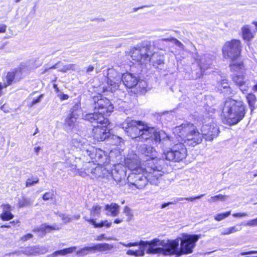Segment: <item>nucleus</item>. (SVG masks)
Returning a JSON list of instances; mask_svg holds the SVG:
<instances>
[{
    "label": "nucleus",
    "mask_w": 257,
    "mask_h": 257,
    "mask_svg": "<svg viewBox=\"0 0 257 257\" xmlns=\"http://www.w3.org/2000/svg\"><path fill=\"white\" fill-rule=\"evenodd\" d=\"M157 161L150 160L145 161L144 164V170L143 172H131L127 178V183L141 189L147 184L158 185L159 178L162 176L163 167Z\"/></svg>",
    "instance_id": "obj_1"
},
{
    "label": "nucleus",
    "mask_w": 257,
    "mask_h": 257,
    "mask_svg": "<svg viewBox=\"0 0 257 257\" xmlns=\"http://www.w3.org/2000/svg\"><path fill=\"white\" fill-rule=\"evenodd\" d=\"M155 42L144 40L134 46L130 50V55L136 63L142 67L150 63L155 67L164 64L163 55L154 52Z\"/></svg>",
    "instance_id": "obj_2"
},
{
    "label": "nucleus",
    "mask_w": 257,
    "mask_h": 257,
    "mask_svg": "<svg viewBox=\"0 0 257 257\" xmlns=\"http://www.w3.org/2000/svg\"><path fill=\"white\" fill-rule=\"evenodd\" d=\"M121 82L126 88H132L136 86L139 82L140 85L143 81L140 82L138 77L132 73H125L122 74L114 69H109L108 72L107 86H103V92L115 91L119 88Z\"/></svg>",
    "instance_id": "obj_3"
},
{
    "label": "nucleus",
    "mask_w": 257,
    "mask_h": 257,
    "mask_svg": "<svg viewBox=\"0 0 257 257\" xmlns=\"http://www.w3.org/2000/svg\"><path fill=\"white\" fill-rule=\"evenodd\" d=\"M174 134L181 138L185 146L195 147L202 142L203 136L193 123H182L173 129Z\"/></svg>",
    "instance_id": "obj_4"
},
{
    "label": "nucleus",
    "mask_w": 257,
    "mask_h": 257,
    "mask_svg": "<svg viewBox=\"0 0 257 257\" xmlns=\"http://www.w3.org/2000/svg\"><path fill=\"white\" fill-rule=\"evenodd\" d=\"M83 118L93 126L92 135L94 140L97 142L105 141L109 135V130L107 127L109 123L108 118L96 113L86 114Z\"/></svg>",
    "instance_id": "obj_5"
},
{
    "label": "nucleus",
    "mask_w": 257,
    "mask_h": 257,
    "mask_svg": "<svg viewBox=\"0 0 257 257\" xmlns=\"http://www.w3.org/2000/svg\"><path fill=\"white\" fill-rule=\"evenodd\" d=\"M222 113L226 118L228 124L235 125L244 117L246 113L245 107L243 102L230 99L225 101Z\"/></svg>",
    "instance_id": "obj_6"
},
{
    "label": "nucleus",
    "mask_w": 257,
    "mask_h": 257,
    "mask_svg": "<svg viewBox=\"0 0 257 257\" xmlns=\"http://www.w3.org/2000/svg\"><path fill=\"white\" fill-rule=\"evenodd\" d=\"M137 140L146 142L150 141L157 145H169L171 143L169 136L165 132L160 131L155 127L150 126L143 122L140 126Z\"/></svg>",
    "instance_id": "obj_7"
},
{
    "label": "nucleus",
    "mask_w": 257,
    "mask_h": 257,
    "mask_svg": "<svg viewBox=\"0 0 257 257\" xmlns=\"http://www.w3.org/2000/svg\"><path fill=\"white\" fill-rule=\"evenodd\" d=\"M187 149L182 143L175 144L169 150H164L162 158L169 161L180 162L187 156Z\"/></svg>",
    "instance_id": "obj_8"
},
{
    "label": "nucleus",
    "mask_w": 257,
    "mask_h": 257,
    "mask_svg": "<svg viewBox=\"0 0 257 257\" xmlns=\"http://www.w3.org/2000/svg\"><path fill=\"white\" fill-rule=\"evenodd\" d=\"M179 241L178 237L174 240H168L167 242L159 239L157 243V254L180 255Z\"/></svg>",
    "instance_id": "obj_9"
},
{
    "label": "nucleus",
    "mask_w": 257,
    "mask_h": 257,
    "mask_svg": "<svg viewBox=\"0 0 257 257\" xmlns=\"http://www.w3.org/2000/svg\"><path fill=\"white\" fill-rule=\"evenodd\" d=\"M93 101L94 112L92 113L99 114L106 117L113 111V105L108 98L99 95L94 97Z\"/></svg>",
    "instance_id": "obj_10"
},
{
    "label": "nucleus",
    "mask_w": 257,
    "mask_h": 257,
    "mask_svg": "<svg viewBox=\"0 0 257 257\" xmlns=\"http://www.w3.org/2000/svg\"><path fill=\"white\" fill-rule=\"evenodd\" d=\"M242 50L241 42L237 39L227 41L222 47V53L225 58L236 60L240 55Z\"/></svg>",
    "instance_id": "obj_11"
},
{
    "label": "nucleus",
    "mask_w": 257,
    "mask_h": 257,
    "mask_svg": "<svg viewBox=\"0 0 257 257\" xmlns=\"http://www.w3.org/2000/svg\"><path fill=\"white\" fill-rule=\"evenodd\" d=\"M200 236L196 234H183L182 237H179L181 241L179 247L180 255L192 253Z\"/></svg>",
    "instance_id": "obj_12"
},
{
    "label": "nucleus",
    "mask_w": 257,
    "mask_h": 257,
    "mask_svg": "<svg viewBox=\"0 0 257 257\" xmlns=\"http://www.w3.org/2000/svg\"><path fill=\"white\" fill-rule=\"evenodd\" d=\"M159 241V239L157 238H154L151 241H144L141 240L138 242H130L125 243L120 242L119 243L123 246L131 247L132 246H139V249L143 250L145 254V251L148 254H157V243Z\"/></svg>",
    "instance_id": "obj_13"
},
{
    "label": "nucleus",
    "mask_w": 257,
    "mask_h": 257,
    "mask_svg": "<svg viewBox=\"0 0 257 257\" xmlns=\"http://www.w3.org/2000/svg\"><path fill=\"white\" fill-rule=\"evenodd\" d=\"M142 121L136 120L127 117L121 124L122 128L125 134L132 139H137L139 135L140 126Z\"/></svg>",
    "instance_id": "obj_14"
},
{
    "label": "nucleus",
    "mask_w": 257,
    "mask_h": 257,
    "mask_svg": "<svg viewBox=\"0 0 257 257\" xmlns=\"http://www.w3.org/2000/svg\"><path fill=\"white\" fill-rule=\"evenodd\" d=\"M84 174L90 175L93 179H104L107 180L108 176H110V172L101 166H97L94 163L88 162L86 164Z\"/></svg>",
    "instance_id": "obj_15"
},
{
    "label": "nucleus",
    "mask_w": 257,
    "mask_h": 257,
    "mask_svg": "<svg viewBox=\"0 0 257 257\" xmlns=\"http://www.w3.org/2000/svg\"><path fill=\"white\" fill-rule=\"evenodd\" d=\"M196 60L198 64L200 69L199 71L196 73V76L194 77V79L200 78L203 75L205 71L211 68L212 65V59L209 54L204 55L201 56L200 58H196Z\"/></svg>",
    "instance_id": "obj_16"
},
{
    "label": "nucleus",
    "mask_w": 257,
    "mask_h": 257,
    "mask_svg": "<svg viewBox=\"0 0 257 257\" xmlns=\"http://www.w3.org/2000/svg\"><path fill=\"white\" fill-rule=\"evenodd\" d=\"M202 135L206 141H211L214 138H216L219 133V130L217 125L213 124L211 125H203L201 129Z\"/></svg>",
    "instance_id": "obj_17"
},
{
    "label": "nucleus",
    "mask_w": 257,
    "mask_h": 257,
    "mask_svg": "<svg viewBox=\"0 0 257 257\" xmlns=\"http://www.w3.org/2000/svg\"><path fill=\"white\" fill-rule=\"evenodd\" d=\"M118 167L119 166L115 167V169L111 173L110 172V176H108L107 180L113 179L117 184L121 186L125 185L126 183V172L122 167L118 169Z\"/></svg>",
    "instance_id": "obj_18"
},
{
    "label": "nucleus",
    "mask_w": 257,
    "mask_h": 257,
    "mask_svg": "<svg viewBox=\"0 0 257 257\" xmlns=\"http://www.w3.org/2000/svg\"><path fill=\"white\" fill-rule=\"evenodd\" d=\"M88 153L85 157H89L92 160V163L96 162L98 165H100L104 163V159L106 157L104 155V152L101 150L96 149L92 146L89 147Z\"/></svg>",
    "instance_id": "obj_19"
},
{
    "label": "nucleus",
    "mask_w": 257,
    "mask_h": 257,
    "mask_svg": "<svg viewBox=\"0 0 257 257\" xmlns=\"http://www.w3.org/2000/svg\"><path fill=\"white\" fill-rule=\"evenodd\" d=\"M138 152L140 155L149 157V159H147L146 161L154 160L159 162V164H161V160L158 161L155 159V158L156 157V152L153 147L146 144L141 145L138 148Z\"/></svg>",
    "instance_id": "obj_20"
},
{
    "label": "nucleus",
    "mask_w": 257,
    "mask_h": 257,
    "mask_svg": "<svg viewBox=\"0 0 257 257\" xmlns=\"http://www.w3.org/2000/svg\"><path fill=\"white\" fill-rule=\"evenodd\" d=\"M232 79L243 93L247 92L249 88V81L245 78L243 73L241 74V75L236 74L232 75Z\"/></svg>",
    "instance_id": "obj_21"
},
{
    "label": "nucleus",
    "mask_w": 257,
    "mask_h": 257,
    "mask_svg": "<svg viewBox=\"0 0 257 257\" xmlns=\"http://www.w3.org/2000/svg\"><path fill=\"white\" fill-rule=\"evenodd\" d=\"M72 145L76 149L82 151L84 156H85L87 153H88V150H89V147H91V145L85 139L78 136L72 139Z\"/></svg>",
    "instance_id": "obj_22"
},
{
    "label": "nucleus",
    "mask_w": 257,
    "mask_h": 257,
    "mask_svg": "<svg viewBox=\"0 0 257 257\" xmlns=\"http://www.w3.org/2000/svg\"><path fill=\"white\" fill-rule=\"evenodd\" d=\"M126 164L127 167L131 172H143L144 168L141 166V162L138 159L135 158L133 159H127Z\"/></svg>",
    "instance_id": "obj_23"
},
{
    "label": "nucleus",
    "mask_w": 257,
    "mask_h": 257,
    "mask_svg": "<svg viewBox=\"0 0 257 257\" xmlns=\"http://www.w3.org/2000/svg\"><path fill=\"white\" fill-rule=\"evenodd\" d=\"M119 207L117 204L112 203L110 204L105 205L104 210L106 211L107 215L115 217L119 213Z\"/></svg>",
    "instance_id": "obj_24"
},
{
    "label": "nucleus",
    "mask_w": 257,
    "mask_h": 257,
    "mask_svg": "<svg viewBox=\"0 0 257 257\" xmlns=\"http://www.w3.org/2000/svg\"><path fill=\"white\" fill-rule=\"evenodd\" d=\"M232 62L229 64V67L231 71L236 72L240 74L243 73L244 71V66L242 61H235L231 60Z\"/></svg>",
    "instance_id": "obj_25"
},
{
    "label": "nucleus",
    "mask_w": 257,
    "mask_h": 257,
    "mask_svg": "<svg viewBox=\"0 0 257 257\" xmlns=\"http://www.w3.org/2000/svg\"><path fill=\"white\" fill-rule=\"evenodd\" d=\"M218 89L221 91V93H224L225 95H229L232 93V91L228 80L226 79H222L218 86Z\"/></svg>",
    "instance_id": "obj_26"
},
{
    "label": "nucleus",
    "mask_w": 257,
    "mask_h": 257,
    "mask_svg": "<svg viewBox=\"0 0 257 257\" xmlns=\"http://www.w3.org/2000/svg\"><path fill=\"white\" fill-rule=\"evenodd\" d=\"M92 247L93 252H95V251L102 252L111 250L113 248V246L106 243H101L94 244Z\"/></svg>",
    "instance_id": "obj_27"
},
{
    "label": "nucleus",
    "mask_w": 257,
    "mask_h": 257,
    "mask_svg": "<svg viewBox=\"0 0 257 257\" xmlns=\"http://www.w3.org/2000/svg\"><path fill=\"white\" fill-rule=\"evenodd\" d=\"M34 202L33 199L23 196L18 200V207L19 208L30 207L33 205Z\"/></svg>",
    "instance_id": "obj_28"
},
{
    "label": "nucleus",
    "mask_w": 257,
    "mask_h": 257,
    "mask_svg": "<svg viewBox=\"0 0 257 257\" xmlns=\"http://www.w3.org/2000/svg\"><path fill=\"white\" fill-rule=\"evenodd\" d=\"M242 38L244 40L249 41L254 36L251 32L250 28L249 25H246L241 28Z\"/></svg>",
    "instance_id": "obj_29"
},
{
    "label": "nucleus",
    "mask_w": 257,
    "mask_h": 257,
    "mask_svg": "<svg viewBox=\"0 0 257 257\" xmlns=\"http://www.w3.org/2000/svg\"><path fill=\"white\" fill-rule=\"evenodd\" d=\"M76 246H71L68 248H65L63 249L59 250L54 252L51 255L53 257L57 256L59 255L63 256L67 254L71 253L75 251L76 249Z\"/></svg>",
    "instance_id": "obj_30"
},
{
    "label": "nucleus",
    "mask_w": 257,
    "mask_h": 257,
    "mask_svg": "<svg viewBox=\"0 0 257 257\" xmlns=\"http://www.w3.org/2000/svg\"><path fill=\"white\" fill-rule=\"evenodd\" d=\"M69 113L73 116H77L79 117L81 112V103L80 101L75 102L74 105L72 107L69 111Z\"/></svg>",
    "instance_id": "obj_31"
},
{
    "label": "nucleus",
    "mask_w": 257,
    "mask_h": 257,
    "mask_svg": "<svg viewBox=\"0 0 257 257\" xmlns=\"http://www.w3.org/2000/svg\"><path fill=\"white\" fill-rule=\"evenodd\" d=\"M121 139L119 137L112 135L109 133V135L107 136L105 141L110 145H117L121 142Z\"/></svg>",
    "instance_id": "obj_32"
},
{
    "label": "nucleus",
    "mask_w": 257,
    "mask_h": 257,
    "mask_svg": "<svg viewBox=\"0 0 257 257\" xmlns=\"http://www.w3.org/2000/svg\"><path fill=\"white\" fill-rule=\"evenodd\" d=\"M246 97L248 105L251 110H252L254 108V104L256 101V97L254 94L250 93L246 95Z\"/></svg>",
    "instance_id": "obj_33"
},
{
    "label": "nucleus",
    "mask_w": 257,
    "mask_h": 257,
    "mask_svg": "<svg viewBox=\"0 0 257 257\" xmlns=\"http://www.w3.org/2000/svg\"><path fill=\"white\" fill-rule=\"evenodd\" d=\"M78 118V116L69 113L65 119V124L70 127H73Z\"/></svg>",
    "instance_id": "obj_34"
},
{
    "label": "nucleus",
    "mask_w": 257,
    "mask_h": 257,
    "mask_svg": "<svg viewBox=\"0 0 257 257\" xmlns=\"http://www.w3.org/2000/svg\"><path fill=\"white\" fill-rule=\"evenodd\" d=\"M93 252L92 247L85 246L76 251V254L80 256H84L88 254L89 252Z\"/></svg>",
    "instance_id": "obj_35"
},
{
    "label": "nucleus",
    "mask_w": 257,
    "mask_h": 257,
    "mask_svg": "<svg viewBox=\"0 0 257 257\" xmlns=\"http://www.w3.org/2000/svg\"><path fill=\"white\" fill-rule=\"evenodd\" d=\"M101 210V207L96 205H94L90 210V214L93 217H99Z\"/></svg>",
    "instance_id": "obj_36"
},
{
    "label": "nucleus",
    "mask_w": 257,
    "mask_h": 257,
    "mask_svg": "<svg viewBox=\"0 0 257 257\" xmlns=\"http://www.w3.org/2000/svg\"><path fill=\"white\" fill-rule=\"evenodd\" d=\"M42 225L46 234L50 233L53 230H58L60 229L58 225L56 224H54L53 225H49L46 223H43Z\"/></svg>",
    "instance_id": "obj_37"
},
{
    "label": "nucleus",
    "mask_w": 257,
    "mask_h": 257,
    "mask_svg": "<svg viewBox=\"0 0 257 257\" xmlns=\"http://www.w3.org/2000/svg\"><path fill=\"white\" fill-rule=\"evenodd\" d=\"M21 252L26 255H31L35 254L37 252V251L35 246H33L24 248L21 250Z\"/></svg>",
    "instance_id": "obj_38"
},
{
    "label": "nucleus",
    "mask_w": 257,
    "mask_h": 257,
    "mask_svg": "<svg viewBox=\"0 0 257 257\" xmlns=\"http://www.w3.org/2000/svg\"><path fill=\"white\" fill-rule=\"evenodd\" d=\"M39 182V179L37 177L32 176L28 178L26 182V187H29L38 184Z\"/></svg>",
    "instance_id": "obj_39"
},
{
    "label": "nucleus",
    "mask_w": 257,
    "mask_h": 257,
    "mask_svg": "<svg viewBox=\"0 0 257 257\" xmlns=\"http://www.w3.org/2000/svg\"><path fill=\"white\" fill-rule=\"evenodd\" d=\"M44 94L40 95L38 97L34 98L32 101L29 102L27 106L29 108L33 107L35 105L37 104L42 101V99L44 98Z\"/></svg>",
    "instance_id": "obj_40"
},
{
    "label": "nucleus",
    "mask_w": 257,
    "mask_h": 257,
    "mask_svg": "<svg viewBox=\"0 0 257 257\" xmlns=\"http://www.w3.org/2000/svg\"><path fill=\"white\" fill-rule=\"evenodd\" d=\"M15 77V73L14 72H9L6 76L7 84L4 85L5 87H6L7 86L11 85Z\"/></svg>",
    "instance_id": "obj_41"
},
{
    "label": "nucleus",
    "mask_w": 257,
    "mask_h": 257,
    "mask_svg": "<svg viewBox=\"0 0 257 257\" xmlns=\"http://www.w3.org/2000/svg\"><path fill=\"white\" fill-rule=\"evenodd\" d=\"M204 194H201L198 196L194 197H187V198H183V197H179L177 198L175 200V202H179L183 200H187L190 201H193L196 199H200L203 196H204Z\"/></svg>",
    "instance_id": "obj_42"
},
{
    "label": "nucleus",
    "mask_w": 257,
    "mask_h": 257,
    "mask_svg": "<svg viewBox=\"0 0 257 257\" xmlns=\"http://www.w3.org/2000/svg\"><path fill=\"white\" fill-rule=\"evenodd\" d=\"M111 222H108L107 220H105L101 221L100 223H96L95 221L93 226L95 228H101L103 226H106L108 228L111 226Z\"/></svg>",
    "instance_id": "obj_43"
},
{
    "label": "nucleus",
    "mask_w": 257,
    "mask_h": 257,
    "mask_svg": "<svg viewBox=\"0 0 257 257\" xmlns=\"http://www.w3.org/2000/svg\"><path fill=\"white\" fill-rule=\"evenodd\" d=\"M75 65L73 64H70L63 66L62 67H60L59 71L63 73L66 72L68 70L75 69Z\"/></svg>",
    "instance_id": "obj_44"
},
{
    "label": "nucleus",
    "mask_w": 257,
    "mask_h": 257,
    "mask_svg": "<svg viewBox=\"0 0 257 257\" xmlns=\"http://www.w3.org/2000/svg\"><path fill=\"white\" fill-rule=\"evenodd\" d=\"M0 217L4 221H8L13 219L14 217V215L11 212H3Z\"/></svg>",
    "instance_id": "obj_45"
},
{
    "label": "nucleus",
    "mask_w": 257,
    "mask_h": 257,
    "mask_svg": "<svg viewBox=\"0 0 257 257\" xmlns=\"http://www.w3.org/2000/svg\"><path fill=\"white\" fill-rule=\"evenodd\" d=\"M32 231L37 233L38 235L41 237H43L46 235L42 224L39 227L33 229Z\"/></svg>",
    "instance_id": "obj_46"
},
{
    "label": "nucleus",
    "mask_w": 257,
    "mask_h": 257,
    "mask_svg": "<svg viewBox=\"0 0 257 257\" xmlns=\"http://www.w3.org/2000/svg\"><path fill=\"white\" fill-rule=\"evenodd\" d=\"M230 214V211L225 212L222 213L218 214L215 216V219L217 221H221L227 217Z\"/></svg>",
    "instance_id": "obj_47"
},
{
    "label": "nucleus",
    "mask_w": 257,
    "mask_h": 257,
    "mask_svg": "<svg viewBox=\"0 0 257 257\" xmlns=\"http://www.w3.org/2000/svg\"><path fill=\"white\" fill-rule=\"evenodd\" d=\"M242 224H243V222H241L240 224L229 227L230 234L241 230L242 228L241 226L242 225Z\"/></svg>",
    "instance_id": "obj_48"
},
{
    "label": "nucleus",
    "mask_w": 257,
    "mask_h": 257,
    "mask_svg": "<svg viewBox=\"0 0 257 257\" xmlns=\"http://www.w3.org/2000/svg\"><path fill=\"white\" fill-rule=\"evenodd\" d=\"M123 213L127 216V221H130L133 216L130 208L128 206H125L123 209Z\"/></svg>",
    "instance_id": "obj_49"
},
{
    "label": "nucleus",
    "mask_w": 257,
    "mask_h": 257,
    "mask_svg": "<svg viewBox=\"0 0 257 257\" xmlns=\"http://www.w3.org/2000/svg\"><path fill=\"white\" fill-rule=\"evenodd\" d=\"M242 225L248 226H257V218L247 221L246 223H243Z\"/></svg>",
    "instance_id": "obj_50"
},
{
    "label": "nucleus",
    "mask_w": 257,
    "mask_h": 257,
    "mask_svg": "<svg viewBox=\"0 0 257 257\" xmlns=\"http://www.w3.org/2000/svg\"><path fill=\"white\" fill-rule=\"evenodd\" d=\"M53 193L52 192H48L45 193L43 195L42 198H43V200L47 201V200H49V199H52L53 197Z\"/></svg>",
    "instance_id": "obj_51"
},
{
    "label": "nucleus",
    "mask_w": 257,
    "mask_h": 257,
    "mask_svg": "<svg viewBox=\"0 0 257 257\" xmlns=\"http://www.w3.org/2000/svg\"><path fill=\"white\" fill-rule=\"evenodd\" d=\"M60 217H61L62 219L64 221L65 223L71 222L72 220V218L64 214H60Z\"/></svg>",
    "instance_id": "obj_52"
},
{
    "label": "nucleus",
    "mask_w": 257,
    "mask_h": 257,
    "mask_svg": "<svg viewBox=\"0 0 257 257\" xmlns=\"http://www.w3.org/2000/svg\"><path fill=\"white\" fill-rule=\"evenodd\" d=\"M215 197H216L217 198H215L216 201H217L218 200H220L221 201H225L226 199L228 198V196L226 195H222L221 194H219L215 196Z\"/></svg>",
    "instance_id": "obj_53"
},
{
    "label": "nucleus",
    "mask_w": 257,
    "mask_h": 257,
    "mask_svg": "<svg viewBox=\"0 0 257 257\" xmlns=\"http://www.w3.org/2000/svg\"><path fill=\"white\" fill-rule=\"evenodd\" d=\"M57 96L59 97L62 101L67 100L69 98V96L67 94H64L61 91L59 92Z\"/></svg>",
    "instance_id": "obj_54"
},
{
    "label": "nucleus",
    "mask_w": 257,
    "mask_h": 257,
    "mask_svg": "<svg viewBox=\"0 0 257 257\" xmlns=\"http://www.w3.org/2000/svg\"><path fill=\"white\" fill-rule=\"evenodd\" d=\"M33 237V235L31 233H28L23 236L21 237V239L23 241H26L32 238Z\"/></svg>",
    "instance_id": "obj_55"
},
{
    "label": "nucleus",
    "mask_w": 257,
    "mask_h": 257,
    "mask_svg": "<svg viewBox=\"0 0 257 257\" xmlns=\"http://www.w3.org/2000/svg\"><path fill=\"white\" fill-rule=\"evenodd\" d=\"M145 255L144 252L143 250H140V249L138 250H134V255L136 257L138 256H143Z\"/></svg>",
    "instance_id": "obj_56"
},
{
    "label": "nucleus",
    "mask_w": 257,
    "mask_h": 257,
    "mask_svg": "<svg viewBox=\"0 0 257 257\" xmlns=\"http://www.w3.org/2000/svg\"><path fill=\"white\" fill-rule=\"evenodd\" d=\"M172 41L174 42V44L181 48H183V44L180 42L176 38H172Z\"/></svg>",
    "instance_id": "obj_57"
},
{
    "label": "nucleus",
    "mask_w": 257,
    "mask_h": 257,
    "mask_svg": "<svg viewBox=\"0 0 257 257\" xmlns=\"http://www.w3.org/2000/svg\"><path fill=\"white\" fill-rule=\"evenodd\" d=\"M104 239L109 240H112V237H105L104 234H102L100 235L97 236V238H96V240H102Z\"/></svg>",
    "instance_id": "obj_58"
},
{
    "label": "nucleus",
    "mask_w": 257,
    "mask_h": 257,
    "mask_svg": "<svg viewBox=\"0 0 257 257\" xmlns=\"http://www.w3.org/2000/svg\"><path fill=\"white\" fill-rule=\"evenodd\" d=\"M256 253H257V250H250L249 251L241 252L240 253V255H249V254H256Z\"/></svg>",
    "instance_id": "obj_59"
},
{
    "label": "nucleus",
    "mask_w": 257,
    "mask_h": 257,
    "mask_svg": "<svg viewBox=\"0 0 257 257\" xmlns=\"http://www.w3.org/2000/svg\"><path fill=\"white\" fill-rule=\"evenodd\" d=\"M11 207L9 204L4 205L3 206V212H11Z\"/></svg>",
    "instance_id": "obj_60"
},
{
    "label": "nucleus",
    "mask_w": 257,
    "mask_h": 257,
    "mask_svg": "<svg viewBox=\"0 0 257 257\" xmlns=\"http://www.w3.org/2000/svg\"><path fill=\"white\" fill-rule=\"evenodd\" d=\"M246 213H236L233 214V216L235 217H242L247 216Z\"/></svg>",
    "instance_id": "obj_61"
},
{
    "label": "nucleus",
    "mask_w": 257,
    "mask_h": 257,
    "mask_svg": "<svg viewBox=\"0 0 257 257\" xmlns=\"http://www.w3.org/2000/svg\"><path fill=\"white\" fill-rule=\"evenodd\" d=\"M220 234L222 235L230 234L229 227L228 228H224L222 230V231H221Z\"/></svg>",
    "instance_id": "obj_62"
},
{
    "label": "nucleus",
    "mask_w": 257,
    "mask_h": 257,
    "mask_svg": "<svg viewBox=\"0 0 257 257\" xmlns=\"http://www.w3.org/2000/svg\"><path fill=\"white\" fill-rule=\"evenodd\" d=\"M83 218L87 222H88L89 223H90V224H91L92 225H94V222H95V219H89L86 216H85L83 217Z\"/></svg>",
    "instance_id": "obj_63"
},
{
    "label": "nucleus",
    "mask_w": 257,
    "mask_h": 257,
    "mask_svg": "<svg viewBox=\"0 0 257 257\" xmlns=\"http://www.w3.org/2000/svg\"><path fill=\"white\" fill-rule=\"evenodd\" d=\"M175 204V203L172 202L164 203L162 204L161 208V209H163V208H165L168 207V206H169L171 204Z\"/></svg>",
    "instance_id": "obj_64"
}]
</instances>
